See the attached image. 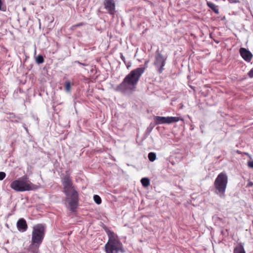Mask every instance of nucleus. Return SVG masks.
<instances>
[{
  "label": "nucleus",
  "instance_id": "1",
  "mask_svg": "<svg viewBox=\"0 0 253 253\" xmlns=\"http://www.w3.org/2000/svg\"><path fill=\"white\" fill-rule=\"evenodd\" d=\"M149 60L145 61L143 67L137 68L130 71L123 82L117 86L116 90L124 93L131 92L135 90L138 81L148 67Z\"/></svg>",
  "mask_w": 253,
  "mask_h": 253
},
{
  "label": "nucleus",
  "instance_id": "2",
  "mask_svg": "<svg viewBox=\"0 0 253 253\" xmlns=\"http://www.w3.org/2000/svg\"><path fill=\"white\" fill-rule=\"evenodd\" d=\"M63 187V192L68 197L70 198L69 203L70 211L72 212L75 211L79 204V195L75 189L72 180L68 174L64 175L61 179Z\"/></svg>",
  "mask_w": 253,
  "mask_h": 253
},
{
  "label": "nucleus",
  "instance_id": "3",
  "mask_svg": "<svg viewBox=\"0 0 253 253\" xmlns=\"http://www.w3.org/2000/svg\"><path fill=\"white\" fill-rule=\"evenodd\" d=\"M109 240L105 245L106 253H119V252L124 253L123 245L118 236L113 232L108 234Z\"/></svg>",
  "mask_w": 253,
  "mask_h": 253
},
{
  "label": "nucleus",
  "instance_id": "4",
  "mask_svg": "<svg viewBox=\"0 0 253 253\" xmlns=\"http://www.w3.org/2000/svg\"><path fill=\"white\" fill-rule=\"evenodd\" d=\"M10 187L17 192H24L35 189V185L29 179L27 175H24L13 181Z\"/></svg>",
  "mask_w": 253,
  "mask_h": 253
},
{
  "label": "nucleus",
  "instance_id": "5",
  "mask_svg": "<svg viewBox=\"0 0 253 253\" xmlns=\"http://www.w3.org/2000/svg\"><path fill=\"white\" fill-rule=\"evenodd\" d=\"M228 183V176L224 172L220 173L214 182V186L215 189V193L221 198L225 197V192Z\"/></svg>",
  "mask_w": 253,
  "mask_h": 253
},
{
  "label": "nucleus",
  "instance_id": "6",
  "mask_svg": "<svg viewBox=\"0 0 253 253\" xmlns=\"http://www.w3.org/2000/svg\"><path fill=\"white\" fill-rule=\"evenodd\" d=\"M46 226L43 224H38L33 228L32 233V243L41 245L44 239Z\"/></svg>",
  "mask_w": 253,
  "mask_h": 253
},
{
  "label": "nucleus",
  "instance_id": "7",
  "mask_svg": "<svg viewBox=\"0 0 253 253\" xmlns=\"http://www.w3.org/2000/svg\"><path fill=\"white\" fill-rule=\"evenodd\" d=\"M167 58V56H163L159 50L156 51L154 65L159 74L162 73L164 70V67L165 65Z\"/></svg>",
  "mask_w": 253,
  "mask_h": 253
},
{
  "label": "nucleus",
  "instance_id": "8",
  "mask_svg": "<svg viewBox=\"0 0 253 253\" xmlns=\"http://www.w3.org/2000/svg\"><path fill=\"white\" fill-rule=\"evenodd\" d=\"M180 120V118L175 117H161L156 116L154 118V121L156 125L163 124H171L173 123L177 122Z\"/></svg>",
  "mask_w": 253,
  "mask_h": 253
},
{
  "label": "nucleus",
  "instance_id": "9",
  "mask_svg": "<svg viewBox=\"0 0 253 253\" xmlns=\"http://www.w3.org/2000/svg\"><path fill=\"white\" fill-rule=\"evenodd\" d=\"M103 5L109 14L111 15L115 14L116 7L115 0H104Z\"/></svg>",
  "mask_w": 253,
  "mask_h": 253
},
{
  "label": "nucleus",
  "instance_id": "10",
  "mask_svg": "<svg viewBox=\"0 0 253 253\" xmlns=\"http://www.w3.org/2000/svg\"><path fill=\"white\" fill-rule=\"evenodd\" d=\"M240 54L242 57L247 62H250L253 58L252 53L245 48L241 47L240 49Z\"/></svg>",
  "mask_w": 253,
  "mask_h": 253
},
{
  "label": "nucleus",
  "instance_id": "11",
  "mask_svg": "<svg viewBox=\"0 0 253 253\" xmlns=\"http://www.w3.org/2000/svg\"><path fill=\"white\" fill-rule=\"evenodd\" d=\"M17 228L20 232H25L28 228L26 221L23 218H20L17 222Z\"/></svg>",
  "mask_w": 253,
  "mask_h": 253
},
{
  "label": "nucleus",
  "instance_id": "12",
  "mask_svg": "<svg viewBox=\"0 0 253 253\" xmlns=\"http://www.w3.org/2000/svg\"><path fill=\"white\" fill-rule=\"evenodd\" d=\"M40 244H34L31 242V244L29 247V251L32 253H39V248L40 247Z\"/></svg>",
  "mask_w": 253,
  "mask_h": 253
},
{
  "label": "nucleus",
  "instance_id": "13",
  "mask_svg": "<svg viewBox=\"0 0 253 253\" xmlns=\"http://www.w3.org/2000/svg\"><path fill=\"white\" fill-rule=\"evenodd\" d=\"M233 253H246L243 245L239 243L234 248Z\"/></svg>",
  "mask_w": 253,
  "mask_h": 253
},
{
  "label": "nucleus",
  "instance_id": "14",
  "mask_svg": "<svg viewBox=\"0 0 253 253\" xmlns=\"http://www.w3.org/2000/svg\"><path fill=\"white\" fill-rule=\"evenodd\" d=\"M208 6L212 10V11L216 14L219 13L218 6L215 5L213 3L210 1H207Z\"/></svg>",
  "mask_w": 253,
  "mask_h": 253
},
{
  "label": "nucleus",
  "instance_id": "15",
  "mask_svg": "<svg viewBox=\"0 0 253 253\" xmlns=\"http://www.w3.org/2000/svg\"><path fill=\"white\" fill-rule=\"evenodd\" d=\"M7 119L11 120L12 122H18V121L17 120H14L15 118H17L18 119H21L20 117H16L14 113H10L7 114Z\"/></svg>",
  "mask_w": 253,
  "mask_h": 253
},
{
  "label": "nucleus",
  "instance_id": "16",
  "mask_svg": "<svg viewBox=\"0 0 253 253\" xmlns=\"http://www.w3.org/2000/svg\"><path fill=\"white\" fill-rule=\"evenodd\" d=\"M141 182L143 186L146 187L150 185L149 179L147 177H144L141 179Z\"/></svg>",
  "mask_w": 253,
  "mask_h": 253
},
{
  "label": "nucleus",
  "instance_id": "17",
  "mask_svg": "<svg viewBox=\"0 0 253 253\" xmlns=\"http://www.w3.org/2000/svg\"><path fill=\"white\" fill-rule=\"evenodd\" d=\"M148 159L150 162H154L156 159V154L154 152H150L148 155Z\"/></svg>",
  "mask_w": 253,
  "mask_h": 253
},
{
  "label": "nucleus",
  "instance_id": "18",
  "mask_svg": "<svg viewBox=\"0 0 253 253\" xmlns=\"http://www.w3.org/2000/svg\"><path fill=\"white\" fill-rule=\"evenodd\" d=\"M64 86L66 91L69 92L71 90V83L70 81H66L65 83Z\"/></svg>",
  "mask_w": 253,
  "mask_h": 253
},
{
  "label": "nucleus",
  "instance_id": "19",
  "mask_svg": "<svg viewBox=\"0 0 253 253\" xmlns=\"http://www.w3.org/2000/svg\"><path fill=\"white\" fill-rule=\"evenodd\" d=\"M93 199L94 202L98 205H99L101 203V198L97 195H95L93 196Z\"/></svg>",
  "mask_w": 253,
  "mask_h": 253
},
{
  "label": "nucleus",
  "instance_id": "20",
  "mask_svg": "<svg viewBox=\"0 0 253 253\" xmlns=\"http://www.w3.org/2000/svg\"><path fill=\"white\" fill-rule=\"evenodd\" d=\"M44 61L43 57L42 55H38L36 58V62L38 64L42 63Z\"/></svg>",
  "mask_w": 253,
  "mask_h": 253
},
{
  "label": "nucleus",
  "instance_id": "21",
  "mask_svg": "<svg viewBox=\"0 0 253 253\" xmlns=\"http://www.w3.org/2000/svg\"><path fill=\"white\" fill-rule=\"evenodd\" d=\"M6 8L5 5L2 3L1 0H0V10L4 11L6 10Z\"/></svg>",
  "mask_w": 253,
  "mask_h": 253
},
{
  "label": "nucleus",
  "instance_id": "22",
  "mask_svg": "<svg viewBox=\"0 0 253 253\" xmlns=\"http://www.w3.org/2000/svg\"><path fill=\"white\" fill-rule=\"evenodd\" d=\"M6 176L5 172H0V180H3Z\"/></svg>",
  "mask_w": 253,
  "mask_h": 253
},
{
  "label": "nucleus",
  "instance_id": "23",
  "mask_svg": "<svg viewBox=\"0 0 253 253\" xmlns=\"http://www.w3.org/2000/svg\"><path fill=\"white\" fill-rule=\"evenodd\" d=\"M84 25V23H83V22H81V23H80L79 24H77L73 25L72 27V29H74L76 27H79V26H83Z\"/></svg>",
  "mask_w": 253,
  "mask_h": 253
},
{
  "label": "nucleus",
  "instance_id": "24",
  "mask_svg": "<svg viewBox=\"0 0 253 253\" xmlns=\"http://www.w3.org/2000/svg\"><path fill=\"white\" fill-rule=\"evenodd\" d=\"M120 57H121V58L122 60V61L124 62V63L125 64H126V61L125 57L124 56L122 53H120Z\"/></svg>",
  "mask_w": 253,
  "mask_h": 253
},
{
  "label": "nucleus",
  "instance_id": "25",
  "mask_svg": "<svg viewBox=\"0 0 253 253\" xmlns=\"http://www.w3.org/2000/svg\"><path fill=\"white\" fill-rule=\"evenodd\" d=\"M248 166L251 168H253V161H249L248 163Z\"/></svg>",
  "mask_w": 253,
  "mask_h": 253
},
{
  "label": "nucleus",
  "instance_id": "26",
  "mask_svg": "<svg viewBox=\"0 0 253 253\" xmlns=\"http://www.w3.org/2000/svg\"><path fill=\"white\" fill-rule=\"evenodd\" d=\"M248 75L250 78H253V68L248 73Z\"/></svg>",
  "mask_w": 253,
  "mask_h": 253
},
{
  "label": "nucleus",
  "instance_id": "27",
  "mask_svg": "<svg viewBox=\"0 0 253 253\" xmlns=\"http://www.w3.org/2000/svg\"><path fill=\"white\" fill-rule=\"evenodd\" d=\"M230 3H238L239 2V0H228Z\"/></svg>",
  "mask_w": 253,
  "mask_h": 253
},
{
  "label": "nucleus",
  "instance_id": "28",
  "mask_svg": "<svg viewBox=\"0 0 253 253\" xmlns=\"http://www.w3.org/2000/svg\"><path fill=\"white\" fill-rule=\"evenodd\" d=\"M253 185V182L252 181H249L247 185V187H249L252 186Z\"/></svg>",
  "mask_w": 253,
  "mask_h": 253
},
{
  "label": "nucleus",
  "instance_id": "29",
  "mask_svg": "<svg viewBox=\"0 0 253 253\" xmlns=\"http://www.w3.org/2000/svg\"><path fill=\"white\" fill-rule=\"evenodd\" d=\"M125 64L127 69H128L131 66V63L130 62H126V64Z\"/></svg>",
  "mask_w": 253,
  "mask_h": 253
},
{
  "label": "nucleus",
  "instance_id": "30",
  "mask_svg": "<svg viewBox=\"0 0 253 253\" xmlns=\"http://www.w3.org/2000/svg\"><path fill=\"white\" fill-rule=\"evenodd\" d=\"M153 126H149V127L147 128V131L148 133H150L152 129H153Z\"/></svg>",
  "mask_w": 253,
  "mask_h": 253
},
{
  "label": "nucleus",
  "instance_id": "31",
  "mask_svg": "<svg viewBox=\"0 0 253 253\" xmlns=\"http://www.w3.org/2000/svg\"><path fill=\"white\" fill-rule=\"evenodd\" d=\"M75 63H78L79 64L82 65L83 66H86L87 65L86 64L81 63L80 62H79L78 61H75Z\"/></svg>",
  "mask_w": 253,
  "mask_h": 253
},
{
  "label": "nucleus",
  "instance_id": "32",
  "mask_svg": "<svg viewBox=\"0 0 253 253\" xmlns=\"http://www.w3.org/2000/svg\"><path fill=\"white\" fill-rule=\"evenodd\" d=\"M218 219L219 220H222V219L219 217H218Z\"/></svg>",
  "mask_w": 253,
  "mask_h": 253
}]
</instances>
